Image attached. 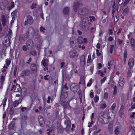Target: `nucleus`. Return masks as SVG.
<instances>
[{
    "label": "nucleus",
    "mask_w": 135,
    "mask_h": 135,
    "mask_svg": "<svg viewBox=\"0 0 135 135\" xmlns=\"http://www.w3.org/2000/svg\"><path fill=\"white\" fill-rule=\"evenodd\" d=\"M79 88L78 85L76 83H72L70 86V89L73 91H76Z\"/></svg>",
    "instance_id": "nucleus-1"
},
{
    "label": "nucleus",
    "mask_w": 135,
    "mask_h": 135,
    "mask_svg": "<svg viewBox=\"0 0 135 135\" xmlns=\"http://www.w3.org/2000/svg\"><path fill=\"white\" fill-rule=\"evenodd\" d=\"M48 61L47 59H46L44 57L42 62V64L43 66L45 67V68H44V70H47V66H48L47 63L48 62Z\"/></svg>",
    "instance_id": "nucleus-2"
},
{
    "label": "nucleus",
    "mask_w": 135,
    "mask_h": 135,
    "mask_svg": "<svg viewBox=\"0 0 135 135\" xmlns=\"http://www.w3.org/2000/svg\"><path fill=\"white\" fill-rule=\"evenodd\" d=\"M33 22V20L32 17L31 16H28L27 17V21L25 22V24L27 25V23L31 24Z\"/></svg>",
    "instance_id": "nucleus-3"
},
{
    "label": "nucleus",
    "mask_w": 135,
    "mask_h": 135,
    "mask_svg": "<svg viewBox=\"0 0 135 135\" xmlns=\"http://www.w3.org/2000/svg\"><path fill=\"white\" fill-rule=\"evenodd\" d=\"M78 40L80 44L86 43L87 42V39L86 38H83L81 36L79 37L78 38Z\"/></svg>",
    "instance_id": "nucleus-4"
},
{
    "label": "nucleus",
    "mask_w": 135,
    "mask_h": 135,
    "mask_svg": "<svg viewBox=\"0 0 135 135\" xmlns=\"http://www.w3.org/2000/svg\"><path fill=\"white\" fill-rule=\"evenodd\" d=\"M70 57L74 58L75 57H77L78 56V54L76 51H73L70 52Z\"/></svg>",
    "instance_id": "nucleus-5"
},
{
    "label": "nucleus",
    "mask_w": 135,
    "mask_h": 135,
    "mask_svg": "<svg viewBox=\"0 0 135 135\" xmlns=\"http://www.w3.org/2000/svg\"><path fill=\"white\" fill-rule=\"evenodd\" d=\"M85 56L84 55H83L80 58V64L82 66H83L85 64Z\"/></svg>",
    "instance_id": "nucleus-6"
},
{
    "label": "nucleus",
    "mask_w": 135,
    "mask_h": 135,
    "mask_svg": "<svg viewBox=\"0 0 135 135\" xmlns=\"http://www.w3.org/2000/svg\"><path fill=\"white\" fill-rule=\"evenodd\" d=\"M106 73V69L104 68V71H102L101 70H99L97 71V73L98 74H100V76L102 77L104 76V75Z\"/></svg>",
    "instance_id": "nucleus-7"
},
{
    "label": "nucleus",
    "mask_w": 135,
    "mask_h": 135,
    "mask_svg": "<svg viewBox=\"0 0 135 135\" xmlns=\"http://www.w3.org/2000/svg\"><path fill=\"white\" fill-rule=\"evenodd\" d=\"M128 64L130 67H132L134 64V59L133 58L130 59Z\"/></svg>",
    "instance_id": "nucleus-8"
},
{
    "label": "nucleus",
    "mask_w": 135,
    "mask_h": 135,
    "mask_svg": "<svg viewBox=\"0 0 135 135\" xmlns=\"http://www.w3.org/2000/svg\"><path fill=\"white\" fill-rule=\"evenodd\" d=\"M38 120L41 126H42L44 123L43 118L41 116H39L38 117Z\"/></svg>",
    "instance_id": "nucleus-9"
},
{
    "label": "nucleus",
    "mask_w": 135,
    "mask_h": 135,
    "mask_svg": "<svg viewBox=\"0 0 135 135\" xmlns=\"http://www.w3.org/2000/svg\"><path fill=\"white\" fill-rule=\"evenodd\" d=\"M37 67L38 65L35 64H33L31 65V68L33 71H35L36 70Z\"/></svg>",
    "instance_id": "nucleus-10"
},
{
    "label": "nucleus",
    "mask_w": 135,
    "mask_h": 135,
    "mask_svg": "<svg viewBox=\"0 0 135 135\" xmlns=\"http://www.w3.org/2000/svg\"><path fill=\"white\" fill-rule=\"evenodd\" d=\"M119 85L121 86H123L124 84V79L123 78H120L119 81Z\"/></svg>",
    "instance_id": "nucleus-11"
},
{
    "label": "nucleus",
    "mask_w": 135,
    "mask_h": 135,
    "mask_svg": "<svg viewBox=\"0 0 135 135\" xmlns=\"http://www.w3.org/2000/svg\"><path fill=\"white\" fill-rule=\"evenodd\" d=\"M1 18L2 19L3 25V26H5L6 23L5 17V16L3 15L1 17Z\"/></svg>",
    "instance_id": "nucleus-12"
},
{
    "label": "nucleus",
    "mask_w": 135,
    "mask_h": 135,
    "mask_svg": "<svg viewBox=\"0 0 135 135\" xmlns=\"http://www.w3.org/2000/svg\"><path fill=\"white\" fill-rule=\"evenodd\" d=\"M106 104L105 103H101L100 104V108L104 109L106 107Z\"/></svg>",
    "instance_id": "nucleus-13"
},
{
    "label": "nucleus",
    "mask_w": 135,
    "mask_h": 135,
    "mask_svg": "<svg viewBox=\"0 0 135 135\" xmlns=\"http://www.w3.org/2000/svg\"><path fill=\"white\" fill-rule=\"evenodd\" d=\"M132 71L131 69H130L128 70L127 74V76L128 77H130L131 76Z\"/></svg>",
    "instance_id": "nucleus-14"
},
{
    "label": "nucleus",
    "mask_w": 135,
    "mask_h": 135,
    "mask_svg": "<svg viewBox=\"0 0 135 135\" xmlns=\"http://www.w3.org/2000/svg\"><path fill=\"white\" fill-rule=\"evenodd\" d=\"M131 42L132 46L135 48V41L133 38H132L131 39Z\"/></svg>",
    "instance_id": "nucleus-15"
},
{
    "label": "nucleus",
    "mask_w": 135,
    "mask_h": 135,
    "mask_svg": "<svg viewBox=\"0 0 135 135\" xmlns=\"http://www.w3.org/2000/svg\"><path fill=\"white\" fill-rule=\"evenodd\" d=\"M20 90V86L18 84L16 85L14 89L15 91H18Z\"/></svg>",
    "instance_id": "nucleus-16"
},
{
    "label": "nucleus",
    "mask_w": 135,
    "mask_h": 135,
    "mask_svg": "<svg viewBox=\"0 0 135 135\" xmlns=\"http://www.w3.org/2000/svg\"><path fill=\"white\" fill-rule=\"evenodd\" d=\"M135 117V112H133L132 113V114L130 115V120L131 119V121H133V120L134 119Z\"/></svg>",
    "instance_id": "nucleus-17"
},
{
    "label": "nucleus",
    "mask_w": 135,
    "mask_h": 135,
    "mask_svg": "<svg viewBox=\"0 0 135 135\" xmlns=\"http://www.w3.org/2000/svg\"><path fill=\"white\" fill-rule=\"evenodd\" d=\"M115 134L117 135L119 133V127H116L115 130Z\"/></svg>",
    "instance_id": "nucleus-18"
},
{
    "label": "nucleus",
    "mask_w": 135,
    "mask_h": 135,
    "mask_svg": "<svg viewBox=\"0 0 135 135\" xmlns=\"http://www.w3.org/2000/svg\"><path fill=\"white\" fill-rule=\"evenodd\" d=\"M8 68V66H7L6 65V64H5L2 69V72L4 73L5 72Z\"/></svg>",
    "instance_id": "nucleus-19"
},
{
    "label": "nucleus",
    "mask_w": 135,
    "mask_h": 135,
    "mask_svg": "<svg viewBox=\"0 0 135 135\" xmlns=\"http://www.w3.org/2000/svg\"><path fill=\"white\" fill-rule=\"evenodd\" d=\"M116 104L115 103L113 104L111 106L110 108V110H113L115 108Z\"/></svg>",
    "instance_id": "nucleus-20"
},
{
    "label": "nucleus",
    "mask_w": 135,
    "mask_h": 135,
    "mask_svg": "<svg viewBox=\"0 0 135 135\" xmlns=\"http://www.w3.org/2000/svg\"><path fill=\"white\" fill-rule=\"evenodd\" d=\"M92 82V79H91L87 84V86H90L91 85Z\"/></svg>",
    "instance_id": "nucleus-21"
},
{
    "label": "nucleus",
    "mask_w": 135,
    "mask_h": 135,
    "mask_svg": "<svg viewBox=\"0 0 135 135\" xmlns=\"http://www.w3.org/2000/svg\"><path fill=\"white\" fill-rule=\"evenodd\" d=\"M127 57V53L126 51H125L124 53V62H125Z\"/></svg>",
    "instance_id": "nucleus-22"
},
{
    "label": "nucleus",
    "mask_w": 135,
    "mask_h": 135,
    "mask_svg": "<svg viewBox=\"0 0 135 135\" xmlns=\"http://www.w3.org/2000/svg\"><path fill=\"white\" fill-rule=\"evenodd\" d=\"M19 104V103L17 101L14 102L13 103V105L14 107H17Z\"/></svg>",
    "instance_id": "nucleus-23"
},
{
    "label": "nucleus",
    "mask_w": 135,
    "mask_h": 135,
    "mask_svg": "<svg viewBox=\"0 0 135 135\" xmlns=\"http://www.w3.org/2000/svg\"><path fill=\"white\" fill-rule=\"evenodd\" d=\"M114 46L113 45H111L110 46L109 49L110 52L112 53L113 52V49L114 48Z\"/></svg>",
    "instance_id": "nucleus-24"
},
{
    "label": "nucleus",
    "mask_w": 135,
    "mask_h": 135,
    "mask_svg": "<svg viewBox=\"0 0 135 135\" xmlns=\"http://www.w3.org/2000/svg\"><path fill=\"white\" fill-rule=\"evenodd\" d=\"M68 123V124H67V127H70V124L71 122L70 120H68L67 121H66L65 122V123Z\"/></svg>",
    "instance_id": "nucleus-25"
},
{
    "label": "nucleus",
    "mask_w": 135,
    "mask_h": 135,
    "mask_svg": "<svg viewBox=\"0 0 135 135\" xmlns=\"http://www.w3.org/2000/svg\"><path fill=\"white\" fill-rule=\"evenodd\" d=\"M91 55H88L87 61L88 63H90L91 62Z\"/></svg>",
    "instance_id": "nucleus-26"
},
{
    "label": "nucleus",
    "mask_w": 135,
    "mask_h": 135,
    "mask_svg": "<svg viewBox=\"0 0 135 135\" xmlns=\"http://www.w3.org/2000/svg\"><path fill=\"white\" fill-rule=\"evenodd\" d=\"M68 8L67 7H65L64 9L63 12L64 13H66L68 12Z\"/></svg>",
    "instance_id": "nucleus-27"
},
{
    "label": "nucleus",
    "mask_w": 135,
    "mask_h": 135,
    "mask_svg": "<svg viewBox=\"0 0 135 135\" xmlns=\"http://www.w3.org/2000/svg\"><path fill=\"white\" fill-rule=\"evenodd\" d=\"M6 64L7 66H9L10 64V61L8 60H6Z\"/></svg>",
    "instance_id": "nucleus-28"
},
{
    "label": "nucleus",
    "mask_w": 135,
    "mask_h": 135,
    "mask_svg": "<svg viewBox=\"0 0 135 135\" xmlns=\"http://www.w3.org/2000/svg\"><path fill=\"white\" fill-rule=\"evenodd\" d=\"M135 127H133L131 129V131H132V133L133 134H135Z\"/></svg>",
    "instance_id": "nucleus-29"
},
{
    "label": "nucleus",
    "mask_w": 135,
    "mask_h": 135,
    "mask_svg": "<svg viewBox=\"0 0 135 135\" xmlns=\"http://www.w3.org/2000/svg\"><path fill=\"white\" fill-rule=\"evenodd\" d=\"M94 99L95 102H97L99 99V97L98 96L96 95Z\"/></svg>",
    "instance_id": "nucleus-30"
},
{
    "label": "nucleus",
    "mask_w": 135,
    "mask_h": 135,
    "mask_svg": "<svg viewBox=\"0 0 135 135\" xmlns=\"http://www.w3.org/2000/svg\"><path fill=\"white\" fill-rule=\"evenodd\" d=\"M130 0H125L123 3L124 6H126L127 4L129 2Z\"/></svg>",
    "instance_id": "nucleus-31"
},
{
    "label": "nucleus",
    "mask_w": 135,
    "mask_h": 135,
    "mask_svg": "<svg viewBox=\"0 0 135 135\" xmlns=\"http://www.w3.org/2000/svg\"><path fill=\"white\" fill-rule=\"evenodd\" d=\"M106 79V78L105 77H104L102 79L100 80L101 84H102L105 82Z\"/></svg>",
    "instance_id": "nucleus-32"
},
{
    "label": "nucleus",
    "mask_w": 135,
    "mask_h": 135,
    "mask_svg": "<svg viewBox=\"0 0 135 135\" xmlns=\"http://www.w3.org/2000/svg\"><path fill=\"white\" fill-rule=\"evenodd\" d=\"M93 123L94 122L93 120H91L90 123L89 122L88 123V127H90Z\"/></svg>",
    "instance_id": "nucleus-33"
},
{
    "label": "nucleus",
    "mask_w": 135,
    "mask_h": 135,
    "mask_svg": "<svg viewBox=\"0 0 135 135\" xmlns=\"http://www.w3.org/2000/svg\"><path fill=\"white\" fill-rule=\"evenodd\" d=\"M131 107L132 109H134L135 108V103H131Z\"/></svg>",
    "instance_id": "nucleus-34"
},
{
    "label": "nucleus",
    "mask_w": 135,
    "mask_h": 135,
    "mask_svg": "<svg viewBox=\"0 0 135 135\" xmlns=\"http://www.w3.org/2000/svg\"><path fill=\"white\" fill-rule=\"evenodd\" d=\"M108 96V94L107 93H105L104 94V97L105 99H107Z\"/></svg>",
    "instance_id": "nucleus-35"
},
{
    "label": "nucleus",
    "mask_w": 135,
    "mask_h": 135,
    "mask_svg": "<svg viewBox=\"0 0 135 135\" xmlns=\"http://www.w3.org/2000/svg\"><path fill=\"white\" fill-rule=\"evenodd\" d=\"M123 3V0H119L118 3L119 5H121Z\"/></svg>",
    "instance_id": "nucleus-36"
},
{
    "label": "nucleus",
    "mask_w": 135,
    "mask_h": 135,
    "mask_svg": "<svg viewBox=\"0 0 135 135\" xmlns=\"http://www.w3.org/2000/svg\"><path fill=\"white\" fill-rule=\"evenodd\" d=\"M117 41L119 44H122L123 41L120 39H118L117 40Z\"/></svg>",
    "instance_id": "nucleus-37"
},
{
    "label": "nucleus",
    "mask_w": 135,
    "mask_h": 135,
    "mask_svg": "<svg viewBox=\"0 0 135 135\" xmlns=\"http://www.w3.org/2000/svg\"><path fill=\"white\" fill-rule=\"evenodd\" d=\"M96 54L97 56H100L101 55L100 53L99 52V50L98 49H97L96 50Z\"/></svg>",
    "instance_id": "nucleus-38"
},
{
    "label": "nucleus",
    "mask_w": 135,
    "mask_h": 135,
    "mask_svg": "<svg viewBox=\"0 0 135 135\" xmlns=\"http://www.w3.org/2000/svg\"><path fill=\"white\" fill-rule=\"evenodd\" d=\"M114 94H116L117 92V89H116V86H115L114 87Z\"/></svg>",
    "instance_id": "nucleus-39"
},
{
    "label": "nucleus",
    "mask_w": 135,
    "mask_h": 135,
    "mask_svg": "<svg viewBox=\"0 0 135 135\" xmlns=\"http://www.w3.org/2000/svg\"><path fill=\"white\" fill-rule=\"evenodd\" d=\"M7 101V99H4L3 101L4 102V103L3 104V106L4 107L6 104V103Z\"/></svg>",
    "instance_id": "nucleus-40"
},
{
    "label": "nucleus",
    "mask_w": 135,
    "mask_h": 135,
    "mask_svg": "<svg viewBox=\"0 0 135 135\" xmlns=\"http://www.w3.org/2000/svg\"><path fill=\"white\" fill-rule=\"evenodd\" d=\"M79 6V4L78 3H75L74 5V8L78 7Z\"/></svg>",
    "instance_id": "nucleus-41"
},
{
    "label": "nucleus",
    "mask_w": 135,
    "mask_h": 135,
    "mask_svg": "<svg viewBox=\"0 0 135 135\" xmlns=\"http://www.w3.org/2000/svg\"><path fill=\"white\" fill-rule=\"evenodd\" d=\"M102 66V65L101 63H99L97 65V67L99 69H100Z\"/></svg>",
    "instance_id": "nucleus-42"
},
{
    "label": "nucleus",
    "mask_w": 135,
    "mask_h": 135,
    "mask_svg": "<svg viewBox=\"0 0 135 135\" xmlns=\"http://www.w3.org/2000/svg\"><path fill=\"white\" fill-rule=\"evenodd\" d=\"M115 8L112 11V13L113 14H114V13L115 11L118 8V6H116Z\"/></svg>",
    "instance_id": "nucleus-43"
},
{
    "label": "nucleus",
    "mask_w": 135,
    "mask_h": 135,
    "mask_svg": "<svg viewBox=\"0 0 135 135\" xmlns=\"http://www.w3.org/2000/svg\"><path fill=\"white\" fill-rule=\"evenodd\" d=\"M14 14V12H12V20H13L14 21V20L15 19V16L13 15V14Z\"/></svg>",
    "instance_id": "nucleus-44"
},
{
    "label": "nucleus",
    "mask_w": 135,
    "mask_h": 135,
    "mask_svg": "<svg viewBox=\"0 0 135 135\" xmlns=\"http://www.w3.org/2000/svg\"><path fill=\"white\" fill-rule=\"evenodd\" d=\"M5 79V77L3 75L1 77V80L2 81H3Z\"/></svg>",
    "instance_id": "nucleus-45"
},
{
    "label": "nucleus",
    "mask_w": 135,
    "mask_h": 135,
    "mask_svg": "<svg viewBox=\"0 0 135 135\" xmlns=\"http://www.w3.org/2000/svg\"><path fill=\"white\" fill-rule=\"evenodd\" d=\"M36 5V4H32V6H31V8L32 9H33L35 8Z\"/></svg>",
    "instance_id": "nucleus-46"
},
{
    "label": "nucleus",
    "mask_w": 135,
    "mask_h": 135,
    "mask_svg": "<svg viewBox=\"0 0 135 135\" xmlns=\"http://www.w3.org/2000/svg\"><path fill=\"white\" fill-rule=\"evenodd\" d=\"M45 30V28L43 27H41L40 28V30L41 32H43Z\"/></svg>",
    "instance_id": "nucleus-47"
},
{
    "label": "nucleus",
    "mask_w": 135,
    "mask_h": 135,
    "mask_svg": "<svg viewBox=\"0 0 135 135\" xmlns=\"http://www.w3.org/2000/svg\"><path fill=\"white\" fill-rule=\"evenodd\" d=\"M27 49V47L26 46L24 45L23 47V49L24 51H26Z\"/></svg>",
    "instance_id": "nucleus-48"
},
{
    "label": "nucleus",
    "mask_w": 135,
    "mask_h": 135,
    "mask_svg": "<svg viewBox=\"0 0 135 135\" xmlns=\"http://www.w3.org/2000/svg\"><path fill=\"white\" fill-rule=\"evenodd\" d=\"M27 37V35H25L23 37L22 39L24 40H25L26 39Z\"/></svg>",
    "instance_id": "nucleus-49"
},
{
    "label": "nucleus",
    "mask_w": 135,
    "mask_h": 135,
    "mask_svg": "<svg viewBox=\"0 0 135 135\" xmlns=\"http://www.w3.org/2000/svg\"><path fill=\"white\" fill-rule=\"evenodd\" d=\"M30 53L33 55H35L36 54V52L35 51H33L31 52Z\"/></svg>",
    "instance_id": "nucleus-50"
},
{
    "label": "nucleus",
    "mask_w": 135,
    "mask_h": 135,
    "mask_svg": "<svg viewBox=\"0 0 135 135\" xmlns=\"http://www.w3.org/2000/svg\"><path fill=\"white\" fill-rule=\"evenodd\" d=\"M122 29L121 28H119V31L117 32V34L118 35H119L121 32Z\"/></svg>",
    "instance_id": "nucleus-51"
},
{
    "label": "nucleus",
    "mask_w": 135,
    "mask_h": 135,
    "mask_svg": "<svg viewBox=\"0 0 135 135\" xmlns=\"http://www.w3.org/2000/svg\"><path fill=\"white\" fill-rule=\"evenodd\" d=\"M100 44L98 43L97 44L96 47L98 49H99L100 48Z\"/></svg>",
    "instance_id": "nucleus-52"
},
{
    "label": "nucleus",
    "mask_w": 135,
    "mask_h": 135,
    "mask_svg": "<svg viewBox=\"0 0 135 135\" xmlns=\"http://www.w3.org/2000/svg\"><path fill=\"white\" fill-rule=\"evenodd\" d=\"M94 113H93L91 115V120H92L94 118Z\"/></svg>",
    "instance_id": "nucleus-53"
},
{
    "label": "nucleus",
    "mask_w": 135,
    "mask_h": 135,
    "mask_svg": "<svg viewBox=\"0 0 135 135\" xmlns=\"http://www.w3.org/2000/svg\"><path fill=\"white\" fill-rule=\"evenodd\" d=\"M11 8H13L14 6V3L13 2H11Z\"/></svg>",
    "instance_id": "nucleus-54"
},
{
    "label": "nucleus",
    "mask_w": 135,
    "mask_h": 135,
    "mask_svg": "<svg viewBox=\"0 0 135 135\" xmlns=\"http://www.w3.org/2000/svg\"><path fill=\"white\" fill-rule=\"evenodd\" d=\"M124 109V106L123 105H122L121 107L120 108V109L119 112L122 111Z\"/></svg>",
    "instance_id": "nucleus-55"
},
{
    "label": "nucleus",
    "mask_w": 135,
    "mask_h": 135,
    "mask_svg": "<svg viewBox=\"0 0 135 135\" xmlns=\"http://www.w3.org/2000/svg\"><path fill=\"white\" fill-rule=\"evenodd\" d=\"M81 82H82V85L84 84V79H83L81 80V81L79 83V84H80L81 83Z\"/></svg>",
    "instance_id": "nucleus-56"
},
{
    "label": "nucleus",
    "mask_w": 135,
    "mask_h": 135,
    "mask_svg": "<svg viewBox=\"0 0 135 135\" xmlns=\"http://www.w3.org/2000/svg\"><path fill=\"white\" fill-rule=\"evenodd\" d=\"M90 97H91L92 98H93L94 96L93 93L92 92L90 93Z\"/></svg>",
    "instance_id": "nucleus-57"
},
{
    "label": "nucleus",
    "mask_w": 135,
    "mask_h": 135,
    "mask_svg": "<svg viewBox=\"0 0 135 135\" xmlns=\"http://www.w3.org/2000/svg\"><path fill=\"white\" fill-rule=\"evenodd\" d=\"M90 21H91L92 20H93V21L94 20H95V18L94 17V16L91 17L90 18Z\"/></svg>",
    "instance_id": "nucleus-58"
},
{
    "label": "nucleus",
    "mask_w": 135,
    "mask_h": 135,
    "mask_svg": "<svg viewBox=\"0 0 135 135\" xmlns=\"http://www.w3.org/2000/svg\"><path fill=\"white\" fill-rule=\"evenodd\" d=\"M51 99V97H48V99L47 100V103H49L50 102Z\"/></svg>",
    "instance_id": "nucleus-59"
},
{
    "label": "nucleus",
    "mask_w": 135,
    "mask_h": 135,
    "mask_svg": "<svg viewBox=\"0 0 135 135\" xmlns=\"http://www.w3.org/2000/svg\"><path fill=\"white\" fill-rule=\"evenodd\" d=\"M65 94H66V96H65L64 97H63V94H62L61 95V97H62V98H66L67 97V93H66Z\"/></svg>",
    "instance_id": "nucleus-60"
},
{
    "label": "nucleus",
    "mask_w": 135,
    "mask_h": 135,
    "mask_svg": "<svg viewBox=\"0 0 135 135\" xmlns=\"http://www.w3.org/2000/svg\"><path fill=\"white\" fill-rule=\"evenodd\" d=\"M113 39V38L111 37H110L109 38H108V40L109 41H111Z\"/></svg>",
    "instance_id": "nucleus-61"
},
{
    "label": "nucleus",
    "mask_w": 135,
    "mask_h": 135,
    "mask_svg": "<svg viewBox=\"0 0 135 135\" xmlns=\"http://www.w3.org/2000/svg\"><path fill=\"white\" fill-rule=\"evenodd\" d=\"M109 33L110 34H112L113 33L112 30V29H110L109 30Z\"/></svg>",
    "instance_id": "nucleus-62"
},
{
    "label": "nucleus",
    "mask_w": 135,
    "mask_h": 135,
    "mask_svg": "<svg viewBox=\"0 0 135 135\" xmlns=\"http://www.w3.org/2000/svg\"><path fill=\"white\" fill-rule=\"evenodd\" d=\"M48 75H47L45 76H44V79L45 80H48V79L47 78V77L48 76Z\"/></svg>",
    "instance_id": "nucleus-63"
},
{
    "label": "nucleus",
    "mask_w": 135,
    "mask_h": 135,
    "mask_svg": "<svg viewBox=\"0 0 135 135\" xmlns=\"http://www.w3.org/2000/svg\"><path fill=\"white\" fill-rule=\"evenodd\" d=\"M73 38H71V40H70V41L71 42L70 44H71V45H72V44H73L74 43V42L72 41Z\"/></svg>",
    "instance_id": "nucleus-64"
}]
</instances>
